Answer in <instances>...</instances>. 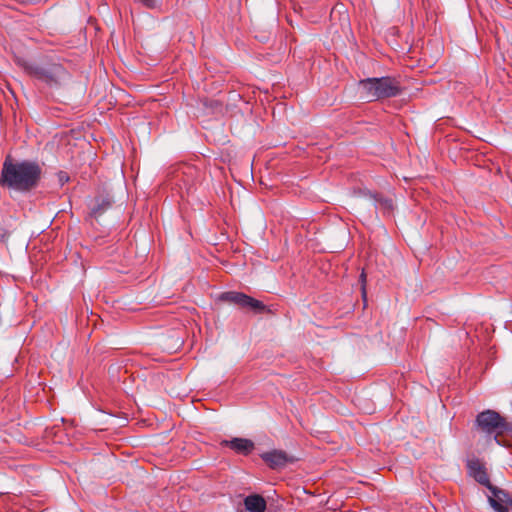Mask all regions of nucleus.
I'll list each match as a JSON object with an SVG mask.
<instances>
[{
	"label": "nucleus",
	"mask_w": 512,
	"mask_h": 512,
	"mask_svg": "<svg viewBox=\"0 0 512 512\" xmlns=\"http://www.w3.org/2000/svg\"><path fill=\"white\" fill-rule=\"evenodd\" d=\"M41 173L42 169L35 161L13 162L7 157L1 170L0 186L17 192H28L37 186Z\"/></svg>",
	"instance_id": "f257e3e1"
},
{
	"label": "nucleus",
	"mask_w": 512,
	"mask_h": 512,
	"mask_svg": "<svg viewBox=\"0 0 512 512\" xmlns=\"http://www.w3.org/2000/svg\"><path fill=\"white\" fill-rule=\"evenodd\" d=\"M23 68L29 76L51 88L64 85L70 78L64 66L53 60L25 62Z\"/></svg>",
	"instance_id": "f03ea898"
},
{
	"label": "nucleus",
	"mask_w": 512,
	"mask_h": 512,
	"mask_svg": "<svg viewBox=\"0 0 512 512\" xmlns=\"http://www.w3.org/2000/svg\"><path fill=\"white\" fill-rule=\"evenodd\" d=\"M360 99L373 102L384 98L396 97L401 93L399 82L391 77H372L358 82Z\"/></svg>",
	"instance_id": "7ed1b4c3"
},
{
	"label": "nucleus",
	"mask_w": 512,
	"mask_h": 512,
	"mask_svg": "<svg viewBox=\"0 0 512 512\" xmlns=\"http://www.w3.org/2000/svg\"><path fill=\"white\" fill-rule=\"evenodd\" d=\"M477 427L487 435H493L494 441L502 445L499 436L505 432H512V424L507 422L498 412L485 410L480 412L475 420Z\"/></svg>",
	"instance_id": "20e7f679"
},
{
	"label": "nucleus",
	"mask_w": 512,
	"mask_h": 512,
	"mask_svg": "<svg viewBox=\"0 0 512 512\" xmlns=\"http://www.w3.org/2000/svg\"><path fill=\"white\" fill-rule=\"evenodd\" d=\"M219 301L229 302L242 308H249L256 313H262L266 310L263 302L252 298L251 296L237 291L223 292L218 297Z\"/></svg>",
	"instance_id": "39448f33"
},
{
	"label": "nucleus",
	"mask_w": 512,
	"mask_h": 512,
	"mask_svg": "<svg viewBox=\"0 0 512 512\" xmlns=\"http://www.w3.org/2000/svg\"><path fill=\"white\" fill-rule=\"evenodd\" d=\"M467 468L469 475L473 477L476 482L485 486L490 492H498V488L491 484L487 471L479 460H469Z\"/></svg>",
	"instance_id": "423d86ee"
},
{
	"label": "nucleus",
	"mask_w": 512,
	"mask_h": 512,
	"mask_svg": "<svg viewBox=\"0 0 512 512\" xmlns=\"http://www.w3.org/2000/svg\"><path fill=\"white\" fill-rule=\"evenodd\" d=\"M113 203L114 197L110 193H101L90 202L89 215L95 219H98L112 207Z\"/></svg>",
	"instance_id": "0eeeda50"
},
{
	"label": "nucleus",
	"mask_w": 512,
	"mask_h": 512,
	"mask_svg": "<svg viewBox=\"0 0 512 512\" xmlns=\"http://www.w3.org/2000/svg\"><path fill=\"white\" fill-rule=\"evenodd\" d=\"M260 457L271 469L283 468L288 462L292 461V458L286 452L276 449L264 452Z\"/></svg>",
	"instance_id": "6e6552de"
},
{
	"label": "nucleus",
	"mask_w": 512,
	"mask_h": 512,
	"mask_svg": "<svg viewBox=\"0 0 512 512\" xmlns=\"http://www.w3.org/2000/svg\"><path fill=\"white\" fill-rule=\"evenodd\" d=\"M488 502L496 512H509L508 507H512V497L505 490L499 489L498 492H491Z\"/></svg>",
	"instance_id": "1a4fd4ad"
},
{
	"label": "nucleus",
	"mask_w": 512,
	"mask_h": 512,
	"mask_svg": "<svg viewBox=\"0 0 512 512\" xmlns=\"http://www.w3.org/2000/svg\"><path fill=\"white\" fill-rule=\"evenodd\" d=\"M221 445L228 446L235 452L248 455L254 449V442L250 439L235 437L231 440H223Z\"/></svg>",
	"instance_id": "9d476101"
},
{
	"label": "nucleus",
	"mask_w": 512,
	"mask_h": 512,
	"mask_svg": "<svg viewBox=\"0 0 512 512\" xmlns=\"http://www.w3.org/2000/svg\"><path fill=\"white\" fill-rule=\"evenodd\" d=\"M366 196L376 211H381L383 214H390L393 211L394 205L392 199L384 198L379 194H373L371 192H368Z\"/></svg>",
	"instance_id": "9b49d317"
},
{
	"label": "nucleus",
	"mask_w": 512,
	"mask_h": 512,
	"mask_svg": "<svg viewBox=\"0 0 512 512\" xmlns=\"http://www.w3.org/2000/svg\"><path fill=\"white\" fill-rule=\"evenodd\" d=\"M244 506L249 512H265L267 504L263 496L252 494L245 497Z\"/></svg>",
	"instance_id": "f8f14e48"
},
{
	"label": "nucleus",
	"mask_w": 512,
	"mask_h": 512,
	"mask_svg": "<svg viewBox=\"0 0 512 512\" xmlns=\"http://www.w3.org/2000/svg\"><path fill=\"white\" fill-rule=\"evenodd\" d=\"M137 1L149 9H156V8H159L161 5L160 0H137Z\"/></svg>",
	"instance_id": "ddd939ff"
},
{
	"label": "nucleus",
	"mask_w": 512,
	"mask_h": 512,
	"mask_svg": "<svg viewBox=\"0 0 512 512\" xmlns=\"http://www.w3.org/2000/svg\"><path fill=\"white\" fill-rule=\"evenodd\" d=\"M360 280H361V283H362V294H363V297H365V295H366V291H365L366 275H365L364 272L361 273Z\"/></svg>",
	"instance_id": "4468645a"
},
{
	"label": "nucleus",
	"mask_w": 512,
	"mask_h": 512,
	"mask_svg": "<svg viewBox=\"0 0 512 512\" xmlns=\"http://www.w3.org/2000/svg\"><path fill=\"white\" fill-rule=\"evenodd\" d=\"M68 179H69V178H68L67 176H64V175H62V174L60 175V181H61V182L68 181Z\"/></svg>",
	"instance_id": "2eb2a0df"
}]
</instances>
